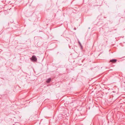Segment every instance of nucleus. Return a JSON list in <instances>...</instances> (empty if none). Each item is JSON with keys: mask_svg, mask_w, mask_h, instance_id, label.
Segmentation results:
<instances>
[{"mask_svg": "<svg viewBox=\"0 0 125 125\" xmlns=\"http://www.w3.org/2000/svg\"><path fill=\"white\" fill-rule=\"evenodd\" d=\"M31 59L33 61H36L37 60V58L35 55H33L32 56L31 58Z\"/></svg>", "mask_w": 125, "mask_h": 125, "instance_id": "obj_1", "label": "nucleus"}, {"mask_svg": "<svg viewBox=\"0 0 125 125\" xmlns=\"http://www.w3.org/2000/svg\"><path fill=\"white\" fill-rule=\"evenodd\" d=\"M117 61L116 59H113L111 60H110L109 62H111L113 63H115V62Z\"/></svg>", "mask_w": 125, "mask_h": 125, "instance_id": "obj_2", "label": "nucleus"}, {"mask_svg": "<svg viewBox=\"0 0 125 125\" xmlns=\"http://www.w3.org/2000/svg\"><path fill=\"white\" fill-rule=\"evenodd\" d=\"M51 81V79H48L46 80V82L47 83H49Z\"/></svg>", "mask_w": 125, "mask_h": 125, "instance_id": "obj_3", "label": "nucleus"}, {"mask_svg": "<svg viewBox=\"0 0 125 125\" xmlns=\"http://www.w3.org/2000/svg\"><path fill=\"white\" fill-rule=\"evenodd\" d=\"M79 42V45L82 48V46L81 45V43L80 42Z\"/></svg>", "mask_w": 125, "mask_h": 125, "instance_id": "obj_4", "label": "nucleus"}, {"mask_svg": "<svg viewBox=\"0 0 125 125\" xmlns=\"http://www.w3.org/2000/svg\"><path fill=\"white\" fill-rule=\"evenodd\" d=\"M74 30H76V29H75V28H74Z\"/></svg>", "mask_w": 125, "mask_h": 125, "instance_id": "obj_5", "label": "nucleus"}, {"mask_svg": "<svg viewBox=\"0 0 125 125\" xmlns=\"http://www.w3.org/2000/svg\"><path fill=\"white\" fill-rule=\"evenodd\" d=\"M124 83H125V82H124Z\"/></svg>", "mask_w": 125, "mask_h": 125, "instance_id": "obj_6", "label": "nucleus"}]
</instances>
